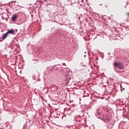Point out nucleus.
<instances>
[{"label":"nucleus","mask_w":129,"mask_h":129,"mask_svg":"<svg viewBox=\"0 0 129 129\" xmlns=\"http://www.w3.org/2000/svg\"><path fill=\"white\" fill-rule=\"evenodd\" d=\"M96 112V113L95 114V115L98 117V118H100L102 120H107V119H108V116L104 114L98 116V115H100V114H101L100 109H97Z\"/></svg>","instance_id":"nucleus-1"},{"label":"nucleus","mask_w":129,"mask_h":129,"mask_svg":"<svg viewBox=\"0 0 129 129\" xmlns=\"http://www.w3.org/2000/svg\"><path fill=\"white\" fill-rule=\"evenodd\" d=\"M72 78L71 77H68L64 81V83L67 86H70L72 84Z\"/></svg>","instance_id":"nucleus-2"},{"label":"nucleus","mask_w":129,"mask_h":129,"mask_svg":"<svg viewBox=\"0 0 129 129\" xmlns=\"http://www.w3.org/2000/svg\"><path fill=\"white\" fill-rule=\"evenodd\" d=\"M44 2H46L47 5L55 6V5H57V3H58V0H44Z\"/></svg>","instance_id":"nucleus-3"},{"label":"nucleus","mask_w":129,"mask_h":129,"mask_svg":"<svg viewBox=\"0 0 129 129\" xmlns=\"http://www.w3.org/2000/svg\"><path fill=\"white\" fill-rule=\"evenodd\" d=\"M114 66H115L116 68H118V69H120L121 70H122L124 69V66H123V64L121 63H118L114 62Z\"/></svg>","instance_id":"nucleus-4"},{"label":"nucleus","mask_w":129,"mask_h":129,"mask_svg":"<svg viewBox=\"0 0 129 129\" xmlns=\"http://www.w3.org/2000/svg\"><path fill=\"white\" fill-rule=\"evenodd\" d=\"M17 17H18V15H17V14L13 15L12 17V21L13 22H15V21H16V20L17 19Z\"/></svg>","instance_id":"nucleus-5"},{"label":"nucleus","mask_w":129,"mask_h":129,"mask_svg":"<svg viewBox=\"0 0 129 129\" xmlns=\"http://www.w3.org/2000/svg\"><path fill=\"white\" fill-rule=\"evenodd\" d=\"M15 33V30H14V29H11L10 30H9L7 32V33L8 34H13Z\"/></svg>","instance_id":"nucleus-6"},{"label":"nucleus","mask_w":129,"mask_h":129,"mask_svg":"<svg viewBox=\"0 0 129 129\" xmlns=\"http://www.w3.org/2000/svg\"><path fill=\"white\" fill-rule=\"evenodd\" d=\"M8 32H7L6 33L4 34V35L2 37L3 40H5V39L7 38V37L8 36Z\"/></svg>","instance_id":"nucleus-7"},{"label":"nucleus","mask_w":129,"mask_h":129,"mask_svg":"<svg viewBox=\"0 0 129 129\" xmlns=\"http://www.w3.org/2000/svg\"><path fill=\"white\" fill-rule=\"evenodd\" d=\"M84 92V95H85V96H88V94H85V92Z\"/></svg>","instance_id":"nucleus-8"},{"label":"nucleus","mask_w":129,"mask_h":129,"mask_svg":"<svg viewBox=\"0 0 129 129\" xmlns=\"http://www.w3.org/2000/svg\"><path fill=\"white\" fill-rule=\"evenodd\" d=\"M49 71H50V72H52V71H53V69H49Z\"/></svg>","instance_id":"nucleus-9"},{"label":"nucleus","mask_w":129,"mask_h":129,"mask_svg":"<svg viewBox=\"0 0 129 129\" xmlns=\"http://www.w3.org/2000/svg\"><path fill=\"white\" fill-rule=\"evenodd\" d=\"M67 72H70V71H69V69H67Z\"/></svg>","instance_id":"nucleus-10"},{"label":"nucleus","mask_w":129,"mask_h":129,"mask_svg":"<svg viewBox=\"0 0 129 129\" xmlns=\"http://www.w3.org/2000/svg\"><path fill=\"white\" fill-rule=\"evenodd\" d=\"M92 127H93V129H95V128L94 127V125H93V126H92Z\"/></svg>","instance_id":"nucleus-11"},{"label":"nucleus","mask_w":129,"mask_h":129,"mask_svg":"<svg viewBox=\"0 0 129 129\" xmlns=\"http://www.w3.org/2000/svg\"><path fill=\"white\" fill-rule=\"evenodd\" d=\"M65 76H68V74H66Z\"/></svg>","instance_id":"nucleus-12"},{"label":"nucleus","mask_w":129,"mask_h":129,"mask_svg":"<svg viewBox=\"0 0 129 129\" xmlns=\"http://www.w3.org/2000/svg\"><path fill=\"white\" fill-rule=\"evenodd\" d=\"M75 16H78V15H77V14H75Z\"/></svg>","instance_id":"nucleus-13"},{"label":"nucleus","mask_w":129,"mask_h":129,"mask_svg":"<svg viewBox=\"0 0 129 129\" xmlns=\"http://www.w3.org/2000/svg\"><path fill=\"white\" fill-rule=\"evenodd\" d=\"M84 57H86V55H84Z\"/></svg>","instance_id":"nucleus-14"},{"label":"nucleus","mask_w":129,"mask_h":129,"mask_svg":"<svg viewBox=\"0 0 129 129\" xmlns=\"http://www.w3.org/2000/svg\"><path fill=\"white\" fill-rule=\"evenodd\" d=\"M127 16H129V13H127Z\"/></svg>","instance_id":"nucleus-15"},{"label":"nucleus","mask_w":129,"mask_h":129,"mask_svg":"<svg viewBox=\"0 0 129 129\" xmlns=\"http://www.w3.org/2000/svg\"><path fill=\"white\" fill-rule=\"evenodd\" d=\"M122 89H123V90H124V88H123Z\"/></svg>","instance_id":"nucleus-16"},{"label":"nucleus","mask_w":129,"mask_h":129,"mask_svg":"<svg viewBox=\"0 0 129 129\" xmlns=\"http://www.w3.org/2000/svg\"><path fill=\"white\" fill-rule=\"evenodd\" d=\"M85 11H87V9H85Z\"/></svg>","instance_id":"nucleus-17"},{"label":"nucleus","mask_w":129,"mask_h":129,"mask_svg":"<svg viewBox=\"0 0 129 129\" xmlns=\"http://www.w3.org/2000/svg\"><path fill=\"white\" fill-rule=\"evenodd\" d=\"M85 54H86V52H85Z\"/></svg>","instance_id":"nucleus-18"},{"label":"nucleus","mask_w":129,"mask_h":129,"mask_svg":"<svg viewBox=\"0 0 129 129\" xmlns=\"http://www.w3.org/2000/svg\"><path fill=\"white\" fill-rule=\"evenodd\" d=\"M124 110H125V109H124Z\"/></svg>","instance_id":"nucleus-19"},{"label":"nucleus","mask_w":129,"mask_h":129,"mask_svg":"<svg viewBox=\"0 0 129 129\" xmlns=\"http://www.w3.org/2000/svg\"><path fill=\"white\" fill-rule=\"evenodd\" d=\"M0 129H1V128H0Z\"/></svg>","instance_id":"nucleus-20"}]
</instances>
